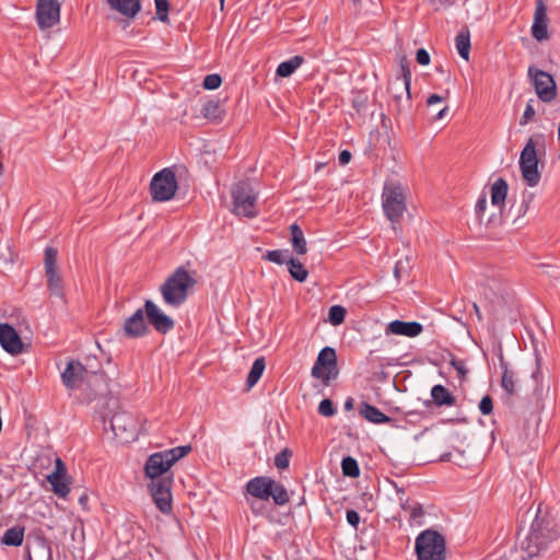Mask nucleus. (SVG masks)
<instances>
[{"label":"nucleus","mask_w":560,"mask_h":560,"mask_svg":"<svg viewBox=\"0 0 560 560\" xmlns=\"http://www.w3.org/2000/svg\"><path fill=\"white\" fill-rule=\"evenodd\" d=\"M560 537V526L548 512L540 506L532 521L529 530L521 542L524 559L544 557L556 545Z\"/></svg>","instance_id":"f257e3e1"},{"label":"nucleus","mask_w":560,"mask_h":560,"mask_svg":"<svg viewBox=\"0 0 560 560\" xmlns=\"http://www.w3.org/2000/svg\"><path fill=\"white\" fill-rule=\"evenodd\" d=\"M196 282V279L184 267H178L160 287L164 303L178 308L186 302L189 290L195 287Z\"/></svg>","instance_id":"f03ea898"},{"label":"nucleus","mask_w":560,"mask_h":560,"mask_svg":"<svg viewBox=\"0 0 560 560\" xmlns=\"http://www.w3.org/2000/svg\"><path fill=\"white\" fill-rule=\"evenodd\" d=\"M382 207L392 223H398L406 211V191L397 182H386L382 192Z\"/></svg>","instance_id":"7ed1b4c3"},{"label":"nucleus","mask_w":560,"mask_h":560,"mask_svg":"<svg viewBox=\"0 0 560 560\" xmlns=\"http://www.w3.org/2000/svg\"><path fill=\"white\" fill-rule=\"evenodd\" d=\"M446 542L442 534L425 529L416 538L418 560H445Z\"/></svg>","instance_id":"20e7f679"},{"label":"nucleus","mask_w":560,"mask_h":560,"mask_svg":"<svg viewBox=\"0 0 560 560\" xmlns=\"http://www.w3.org/2000/svg\"><path fill=\"white\" fill-rule=\"evenodd\" d=\"M233 212L247 218L257 217V192L248 180H241L232 188Z\"/></svg>","instance_id":"39448f33"},{"label":"nucleus","mask_w":560,"mask_h":560,"mask_svg":"<svg viewBox=\"0 0 560 560\" xmlns=\"http://www.w3.org/2000/svg\"><path fill=\"white\" fill-rule=\"evenodd\" d=\"M536 139H542V135H535L527 140L525 147L523 148V150L521 152L520 162H518L523 179L530 187L538 185L540 177H541L540 173L538 171Z\"/></svg>","instance_id":"423d86ee"},{"label":"nucleus","mask_w":560,"mask_h":560,"mask_svg":"<svg viewBox=\"0 0 560 560\" xmlns=\"http://www.w3.org/2000/svg\"><path fill=\"white\" fill-rule=\"evenodd\" d=\"M62 384L69 390L79 388L82 384H95L102 381V376L95 372H90L78 360L70 359L67 362L66 369L61 372Z\"/></svg>","instance_id":"0eeeda50"},{"label":"nucleus","mask_w":560,"mask_h":560,"mask_svg":"<svg viewBox=\"0 0 560 560\" xmlns=\"http://www.w3.org/2000/svg\"><path fill=\"white\" fill-rule=\"evenodd\" d=\"M177 188L175 172L170 167L154 174L150 183L152 199L158 202L171 200L175 196Z\"/></svg>","instance_id":"6e6552de"},{"label":"nucleus","mask_w":560,"mask_h":560,"mask_svg":"<svg viewBox=\"0 0 560 560\" xmlns=\"http://www.w3.org/2000/svg\"><path fill=\"white\" fill-rule=\"evenodd\" d=\"M311 374L313 377L322 380L325 384L337 377V353L334 348L324 347L319 351Z\"/></svg>","instance_id":"1a4fd4ad"},{"label":"nucleus","mask_w":560,"mask_h":560,"mask_svg":"<svg viewBox=\"0 0 560 560\" xmlns=\"http://www.w3.org/2000/svg\"><path fill=\"white\" fill-rule=\"evenodd\" d=\"M527 75L539 100L545 103H549L556 97L557 88L551 74L534 66H530L527 71Z\"/></svg>","instance_id":"9d476101"},{"label":"nucleus","mask_w":560,"mask_h":560,"mask_svg":"<svg viewBox=\"0 0 560 560\" xmlns=\"http://www.w3.org/2000/svg\"><path fill=\"white\" fill-rule=\"evenodd\" d=\"M172 483L173 477H168L160 478V480L150 481V483L148 485L155 505L164 514H168L172 512Z\"/></svg>","instance_id":"9b49d317"},{"label":"nucleus","mask_w":560,"mask_h":560,"mask_svg":"<svg viewBox=\"0 0 560 560\" xmlns=\"http://www.w3.org/2000/svg\"><path fill=\"white\" fill-rule=\"evenodd\" d=\"M109 424L115 436L124 442L135 440L137 436V421L133 416L128 412L115 413Z\"/></svg>","instance_id":"f8f14e48"},{"label":"nucleus","mask_w":560,"mask_h":560,"mask_svg":"<svg viewBox=\"0 0 560 560\" xmlns=\"http://www.w3.org/2000/svg\"><path fill=\"white\" fill-rule=\"evenodd\" d=\"M36 21L42 30L50 28L60 21V2L58 0H38Z\"/></svg>","instance_id":"ddd939ff"},{"label":"nucleus","mask_w":560,"mask_h":560,"mask_svg":"<svg viewBox=\"0 0 560 560\" xmlns=\"http://www.w3.org/2000/svg\"><path fill=\"white\" fill-rule=\"evenodd\" d=\"M144 311L148 323L151 324L159 334L165 335L174 328L175 322L163 313L153 301L147 300L144 302Z\"/></svg>","instance_id":"4468645a"},{"label":"nucleus","mask_w":560,"mask_h":560,"mask_svg":"<svg viewBox=\"0 0 560 560\" xmlns=\"http://www.w3.org/2000/svg\"><path fill=\"white\" fill-rule=\"evenodd\" d=\"M124 335L128 338H141L149 334L150 329L145 320V311L138 308L124 323Z\"/></svg>","instance_id":"2eb2a0df"},{"label":"nucleus","mask_w":560,"mask_h":560,"mask_svg":"<svg viewBox=\"0 0 560 560\" xmlns=\"http://www.w3.org/2000/svg\"><path fill=\"white\" fill-rule=\"evenodd\" d=\"M0 345L3 350L12 355L23 352V341L15 328L8 324H0Z\"/></svg>","instance_id":"dca6fc26"},{"label":"nucleus","mask_w":560,"mask_h":560,"mask_svg":"<svg viewBox=\"0 0 560 560\" xmlns=\"http://www.w3.org/2000/svg\"><path fill=\"white\" fill-rule=\"evenodd\" d=\"M172 467L168 459L164 457L162 452L151 454L144 465V472L151 481L160 480V478H168L166 476L168 469Z\"/></svg>","instance_id":"f3484780"},{"label":"nucleus","mask_w":560,"mask_h":560,"mask_svg":"<svg viewBox=\"0 0 560 560\" xmlns=\"http://www.w3.org/2000/svg\"><path fill=\"white\" fill-rule=\"evenodd\" d=\"M532 35L538 42L549 38L547 8L542 0H536Z\"/></svg>","instance_id":"a211bd4d"},{"label":"nucleus","mask_w":560,"mask_h":560,"mask_svg":"<svg viewBox=\"0 0 560 560\" xmlns=\"http://www.w3.org/2000/svg\"><path fill=\"white\" fill-rule=\"evenodd\" d=\"M400 74L397 75L390 82V91H393L396 85H399L400 89L405 91L406 94V105L408 107L411 106V93H410V84H411V70H410V61L406 56H401L399 59Z\"/></svg>","instance_id":"6ab92c4d"},{"label":"nucleus","mask_w":560,"mask_h":560,"mask_svg":"<svg viewBox=\"0 0 560 560\" xmlns=\"http://www.w3.org/2000/svg\"><path fill=\"white\" fill-rule=\"evenodd\" d=\"M422 331V324L418 322H404L400 319L392 320L385 327L386 336L396 335L413 338L419 336Z\"/></svg>","instance_id":"aec40b11"},{"label":"nucleus","mask_w":560,"mask_h":560,"mask_svg":"<svg viewBox=\"0 0 560 560\" xmlns=\"http://www.w3.org/2000/svg\"><path fill=\"white\" fill-rule=\"evenodd\" d=\"M273 485V479L267 476H258L255 478H252L246 483V492L249 493L252 497L267 501L270 499L271 487Z\"/></svg>","instance_id":"412c9836"},{"label":"nucleus","mask_w":560,"mask_h":560,"mask_svg":"<svg viewBox=\"0 0 560 560\" xmlns=\"http://www.w3.org/2000/svg\"><path fill=\"white\" fill-rule=\"evenodd\" d=\"M359 413L369 422L375 424H389L393 422V419L385 413H383L375 406L370 405L366 401H362L359 405Z\"/></svg>","instance_id":"4be33fe9"},{"label":"nucleus","mask_w":560,"mask_h":560,"mask_svg":"<svg viewBox=\"0 0 560 560\" xmlns=\"http://www.w3.org/2000/svg\"><path fill=\"white\" fill-rule=\"evenodd\" d=\"M500 368L502 370L501 376V386L508 396H513L516 394L515 386V373L510 369L509 364L504 361V357L502 352L499 355Z\"/></svg>","instance_id":"5701e85b"},{"label":"nucleus","mask_w":560,"mask_h":560,"mask_svg":"<svg viewBox=\"0 0 560 560\" xmlns=\"http://www.w3.org/2000/svg\"><path fill=\"white\" fill-rule=\"evenodd\" d=\"M110 8L127 18H135L141 10L139 0H107Z\"/></svg>","instance_id":"b1692460"},{"label":"nucleus","mask_w":560,"mask_h":560,"mask_svg":"<svg viewBox=\"0 0 560 560\" xmlns=\"http://www.w3.org/2000/svg\"><path fill=\"white\" fill-rule=\"evenodd\" d=\"M508 183L504 178L499 177L491 186V203L498 207L500 212L504 207L506 195H508Z\"/></svg>","instance_id":"393cba45"},{"label":"nucleus","mask_w":560,"mask_h":560,"mask_svg":"<svg viewBox=\"0 0 560 560\" xmlns=\"http://www.w3.org/2000/svg\"><path fill=\"white\" fill-rule=\"evenodd\" d=\"M431 397L433 402L441 406H454L456 402V398L454 395L450 393V390L443 385H434L431 389Z\"/></svg>","instance_id":"a878e982"},{"label":"nucleus","mask_w":560,"mask_h":560,"mask_svg":"<svg viewBox=\"0 0 560 560\" xmlns=\"http://www.w3.org/2000/svg\"><path fill=\"white\" fill-rule=\"evenodd\" d=\"M24 533L25 528L23 526L10 527L4 532L1 542L5 546L19 547L23 544Z\"/></svg>","instance_id":"bb28decb"},{"label":"nucleus","mask_w":560,"mask_h":560,"mask_svg":"<svg viewBox=\"0 0 560 560\" xmlns=\"http://www.w3.org/2000/svg\"><path fill=\"white\" fill-rule=\"evenodd\" d=\"M455 45L458 55L465 59L466 61L469 60V54H470V32L468 27H464L460 30V32L455 37Z\"/></svg>","instance_id":"cd10ccee"},{"label":"nucleus","mask_w":560,"mask_h":560,"mask_svg":"<svg viewBox=\"0 0 560 560\" xmlns=\"http://www.w3.org/2000/svg\"><path fill=\"white\" fill-rule=\"evenodd\" d=\"M290 232H291V243L294 252L298 255H304L307 252L306 246V240L304 237V233L302 229L296 224L293 223L290 225Z\"/></svg>","instance_id":"c85d7f7f"},{"label":"nucleus","mask_w":560,"mask_h":560,"mask_svg":"<svg viewBox=\"0 0 560 560\" xmlns=\"http://www.w3.org/2000/svg\"><path fill=\"white\" fill-rule=\"evenodd\" d=\"M46 278H47V288L49 291L57 298H60L63 300L65 293H63V284L61 276L57 270H48L45 271Z\"/></svg>","instance_id":"c756f323"},{"label":"nucleus","mask_w":560,"mask_h":560,"mask_svg":"<svg viewBox=\"0 0 560 560\" xmlns=\"http://www.w3.org/2000/svg\"><path fill=\"white\" fill-rule=\"evenodd\" d=\"M48 482L51 485L52 491L59 497H66L70 492V487L66 475L51 472L47 476Z\"/></svg>","instance_id":"7c9ffc66"},{"label":"nucleus","mask_w":560,"mask_h":560,"mask_svg":"<svg viewBox=\"0 0 560 560\" xmlns=\"http://www.w3.org/2000/svg\"><path fill=\"white\" fill-rule=\"evenodd\" d=\"M304 61L302 56H294L289 60L281 62L277 70L276 74L281 78L290 77Z\"/></svg>","instance_id":"2f4dec72"},{"label":"nucleus","mask_w":560,"mask_h":560,"mask_svg":"<svg viewBox=\"0 0 560 560\" xmlns=\"http://www.w3.org/2000/svg\"><path fill=\"white\" fill-rule=\"evenodd\" d=\"M265 368L266 362L264 357H259L254 361L246 378V385L248 388H252L254 385L257 384V382L259 381L265 371Z\"/></svg>","instance_id":"473e14b6"},{"label":"nucleus","mask_w":560,"mask_h":560,"mask_svg":"<svg viewBox=\"0 0 560 560\" xmlns=\"http://www.w3.org/2000/svg\"><path fill=\"white\" fill-rule=\"evenodd\" d=\"M288 270L290 276L299 282H304L307 279L308 271L305 269L303 264L294 257H291L288 260Z\"/></svg>","instance_id":"72a5a7b5"},{"label":"nucleus","mask_w":560,"mask_h":560,"mask_svg":"<svg viewBox=\"0 0 560 560\" xmlns=\"http://www.w3.org/2000/svg\"><path fill=\"white\" fill-rule=\"evenodd\" d=\"M223 110L218 101L209 100L207 101L201 108V115L210 120H215L221 118Z\"/></svg>","instance_id":"f704fd0d"},{"label":"nucleus","mask_w":560,"mask_h":560,"mask_svg":"<svg viewBox=\"0 0 560 560\" xmlns=\"http://www.w3.org/2000/svg\"><path fill=\"white\" fill-rule=\"evenodd\" d=\"M271 492L272 494H270V498H272L276 505H284L290 500L285 487L276 480H273Z\"/></svg>","instance_id":"c9c22d12"},{"label":"nucleus","mask_w":560,"mask_h":560,"mask_svg":"<svg viewBox=\"0 0 560 560\" xmlns=\"http://www.w3.org/2000/svg\"><path fill=\"white\" fill-rule=\"evenodd\" d=\"M341 470L346 477L357 478L360 476L359 464L352 456H346L342 458Z\"/></svg>","instance_id":"e433bc0d"},{"label":"nucleus","mask_w":560,"mask_h":560,"mask_svg":"<svg viewBox=\"0 0 560 560\" xmlns=\"http://www.w3.org/2000/svg\"><path fill=\"white\" fill-rule=\"evenodd\" d=\"M191 452L190 445H182L171 450L163 451L164 457L170 460L173 466L177 460L185 457Z\"/></svg>","instance_id":"4c0bfd02"},{"label":"nucleus","mask_w":560,"mask_h":560,"mask_svg":"<svg viewBox=\"0 0 560 560\" xmlns=\"http://www.w3.org/2000/svg\"><path fill=\"white\" fill-rule=\"evenodd\" d=\"M292 256L290 255L289 249H273V250H267V253L264 255V259L275 262L277 265L287 264L288 260Z\"/></svg>","instance_id":"58836bf2"},{"label":"nucleus","mask_w":560,"mask_h":560,"mask_svg":"<svg viewBox=\"0 0 560 560\" xmlns=\"http://www.w3.org/2000/svg\"><path fill=\"white\" fill-rule=\"evenodd\" d=\"M347 311L341 305H332L328 312V319L331 325L338 326L345 322Z\"/></svg>","instance_id":"ea45409f"},{"label":"nucleus","mask_w":560,"mask_h":560,"mask_svg":"<svg viewBox=\"0 0 560 560\" xmlns=\"http://www.w3.org/2000/svg\"><path fill=\"white\" fill-rule=\"evenodd\" d=\"M57 256H58V252L56 248L51 247V246H48L45 248V254H44V267H45V271H50V270H57L58 267H57Z\"/></svg>","instance_id":"a19ab883"},{"label":"nucleus","mask_w":560,"mask_h":560,"mask_svg":"<svg viewBox=\"0 0 560 560\" xmlns=\"http://www.w3.org/2000/svg\"><path fill=\"white\" fill-rule=\"evenodd\" d=\"M291 456H292V452L289 448L282 450L275 457V466L278 469H287L290 465Z\"/></svg>","instance_id":"79ce46f5"},{"label":"nucleus","mask_w":560,"mask_h":560,"mask_svg":"<svg viewBox=\"0 0 560 560\" xmlns=\"http://www.w3.org/2000/svg\"><path fill=\"white\" fill-rule=\"evenodd\" d=\"M154 2H155L156 18L161 22H167L168 21V10H170L168 0H154Z\"/></svg>","instance_id":"37998d69"},{"label":"nucleus","mask_w":560,"mask_h":560,"mask_svg":"<svg viewBox=\"0 0 560 560\" xmlns=\"http://www.w3.org/2000/svg\"><path fill=\"white\" fill-rule=\"evenodd\" d=\"M394 486L397 493V500L399 502L401 510L409 513L413 504H410V499L409 497L406 495V492L402 488H399L396 483H394Z\"/></svg>","instance_id":"c03bdc74"},{"label":"nucleus","mask_w":560,"mask_h":560,"mask_svg":"<svg viewBox=\"0 0 560 560\" xmlns=\"http://www.w3.org/2000/svg\"><path fill=\"white\" fill-rule=\"evenodd\" d=\"M318 413L323 417H332L336 413L332 401L328 398L323 399L318 405Z\"/></svg>","instance_id":"a18cd8bd"},{"label":"nucleus","mask_w":560,"mask_h":560,"mask_svg":"<svg viewBox=\"0 0 560 560\" xmlns=\"http://www.w3.org/2000/svg\"><path fill=\"white\" fill-rule=\"evenodd\" d=\"M221 83L222 78L217 73H212L205 77L202 86L206 90H215L221 85Z\"/></svg>","instance_id":"49530a36"},{"label":"nucleus","mask_w":560,"mask_h":560,"mask_svg":"<svg viewBox=\"0 0 560 560\" xmlns=\"http://www.w3.org/2000/svg\"><path fill=\"white\" fill-rule=\"evenodd\" d=\"M388 92L392 93V95H393V102H394V105L396 106V110L398 114L402 110V108H405V107L409 108L406 104L404 106H401L402 92H405V91L402 89H400L399 85H396V88L393 91H390V84H389Z\"/></svg>","instance_id":"de8ad7c7"},{"label":"nucleus","mask_w":560,"mask_h":560,"mask_svg":"<svg viewBox=\"0 0 560 560\" xmlns=\"http://www.w3.org/2000/svg\"><path fill=\"white\" fill-rule=\"evenodd\" d=\"M486 209H487V195L481 194L476 202V206H475L476 217L480 223L483 221V214H485Z\"/></svg>","instance_id":"09e8293b"},{"label":"nucleus","mask_w":560,"mask_h":560,"mask_svg":"<svg viewBox=\"0 0 560 560\" xmlns=\"http://www.w3.org/2000/svg\"><path fill=\"white\" fill-rule=\"evenodd\" d=\"M533 100H530L526 107H525V110L520 119V125L521 126H526L530 120H533V118L535 117L536 115V110L534 108V105H533Z\"/></svg>","instance_id":"8fccbe9b"},{"label":"nucleus","mask_w":560,"mask_h":560,"mask_svg":"<svg viewBox=\"0 0 560 560\" xmlns=\"http://www.w3.org/2000/svg\"><path fill=\"white\" fill-rule=\"evenodd\" d=\"M479 410L482 415L488 416L493 411V400L491 396L486 395L479 402Z\"/></svg>","instance_id":"3c124183"},{"label":"nucleus","mask_w":560,"mask_h":560,"mask_svg":"<svg viewBox=\"0 0 560 560\" xmlns=\"http://www.w3.org/2000/svg\"><path fill=\"white\" fill-rule=\"evenodd\" d=\"M346 518L349 525H351L353 528H358L360 523V515L355 510H348L346 513Z\"/></svg>","instance_id":"603ef678"},{"label":"nucleus","mask_w":560,"mask_h":560,"mask_svg":"<svg viewBox=\"0 0 560 560\" xmlns=\"http://www.w3.org/2000/svg\"><path fill=\"white\" fill-rule=\"evenodd\" d=\"M416 60L421 66H428L430 63V55L424 48L417 50Z\"/></svg>","instance_id":"864d4df0"},{"label":"nucleus","mask_w":560,"mask_h":560,"mask_svg":"<svg viewBox=\"0 0 560 560\" xmlns=\"http://www.w3.org/2000/svg\"><path fill=\"white\" fill-rule=\"evenodd\" d=\"M424 514L423 508L420 503H416L412 505V509L409 512V518L411 521H418Z\"/></svg>","instance_id":"5fc2aeb1"},{"label":"nucleus","mask_w":560,"mask_h":560,"mask_svg":"<svg viewBox=\"0 0 560 560\" xmlns=\"http://www.w3.org/2000/svg\"><path fill=\"white\" fill-rule=\"evenodd\" d=\"M451 365L458 372V374L460 375H466L468 370L465 365V362L462 361V360H457L455 358H453L451 360Z\"/></svg>","instance_id":"6e6d98bb"},{"label":"nucleus","mask_w":560,"mask_h":560,"mask_svg":"<svg viewBox=\"0 0 560 560\" xmlns=\"http://www.w3.org/2000/svg\"><path fill=\"white\" fill-rule=\"evenodd\" d=\"M533 198H534V196L532 194L524 197L521 208H520V211H518V215H523L527 212L529 203L533 201Z\"/></svg>","instance_id":"4d7b16f0"},{"label":"nucleus","mask_w":560,"mask_h":560,"mask_svg":"<svg viewBox=\"0 0 560 560\" xmlns=\"http://www.w3.org/2000/svg\"><path fill=\"white\" fill-rule=\"evenodd\" d=\"M351 160V153L348 151V150H343L340 152L339 154V163L341 165H346L350 162Z\"/></svg>","instance_id":"13d9d810"},{"label":"nucleus","mask_w":560,"mask_h":560,"mask_svg":"<svg viewBox=\"0 0 560 560\" xmlns=\"http://www.w3.org/2000/svg\"><path fill=\"white\" fill-rule=\"evenodd\" d=\"M52 472L60 474L61 476L66 475V466L59 457L56 458L55 470Z\"/></svg>","instance_id":"bf43d9fd"},{"label":"nucleus","mask_w":560,"mask_h":560,"mask_svg":"<svg viewBox=\"0 0 560 560\" xmlns=\"http://www.w3.org/2000/svg\"><path fill=\"white\" fill-rule=\"evenodd\" d=\"M444 98L442 96H440L439 94H431L428 100H427V104L428 106H432L433 104L435 103H440L442 102Z\"/></svg>","instance_id":"052dcab7"},{"label":"nucleus","mask_w":560,"mask_h":560,"mask_svg":"<svg viewBox=\"0 0 560 560\" xmlns=\"http://www.w3.org/2000/svg\"><path fill=\"white\" fill-rule=\"evenodd\" d=\"M447 110H448V107H447V106L443 107V108H442L440 112H438V114L434 116V120L442 119V118L445 116V114L447 113Z\"/></svg>","instance_id":"680f3d73"},{"label":"nucleus","mask_w":560,"mask_h":560,"mask_svg":"<svg viewBox=\"0 0 560 560\" xmlns=\"http://www.w3.org/2000/svg\"><path fill=\"white\" fill-rule=\"evenodd\" d=\"M345 409L348 411L353 409V399L351 397L345 401Z\"/></svg>","instance_id":"e2e57ef3"},{"label":"nucleus","mask_w":560,"mask_h":560,"mask_svg":"<svg viewBox=\"0 0 560 560\" xmlns=\"http://www.w3.org/2000/svg\"><path fill=\"white\" fill-rule=\"evenodd\" d=\"M472 307H474V311H475V314H476L477 318H478L479 320H482V314H481V312H480L479 306H478L476 303H474V304H472Z\"/></svg>","instance_id":"0e129e2a"},{"label":"nucleus","mask_w":560,"mask_h":560,"mask_svg":"<svg viewBox=\"0 0 560 560\" xmlns=\"http://www.w3.org/2000/svg\"><path fill=\"white\" fill-rule=\"evenodd\" d=\"M95 397H96V390L94 389L93 392H91V393H88V394H86L85 400H86L88 402H90V401H92L93 399H95Z\"/></svg>","instance_id":"69168bd1"},{"label":"nucleus","mask_w":560,"mask_h":560,"mask_svg":"<svg viewBox=\"0 0 560 560\" xmlns=\"http://www.w3.org/2000/svg\"><path fill=\"white\" fill-rule=\"evenodd\" d=\"M399 269H400V261H398L396 265H395V268H394V275L395 277L398 279L399 278Z\"/></svg>","instance_id":"338daca9"},{"label":"nucleus","mask_w":560,"mask_h":560,"mask_svg":"<svg viewBox=\"0 0 560 560\" xmlns=\"http://www.w3.org/2000/svg\"><path fill=\"white\" fill-rule=\"evenodd\" d=\"M450 457H451V454H444V455H442L441 460H443V462L448 460Z\"/></svg>","instance_id":"774afa93"}]
</instances>
